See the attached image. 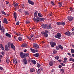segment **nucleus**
<instances>
[{"mask_svg":"<svg viewBox=\"0 0 74 74\" xmlns=\"http://www.w3.org/2000/svg\"><path fill=\"white\" fill-rule=\"evenodd\" d=\"M5 30V29L4 28V27L3 26H2L1 27V25L0 24V30H3V31H4Z\"/></svg>","mask_w":74,"mask_h":74,"instance_id":"17","label":"nucleus"},{"mask_svg":"<svg viewBox=\"0 0 74 74\" xmlns=\"http://www.w3.org/2000/svg\"><path fill=\"white\" fill-rule=\"evenodd\" d=\"M14 6L15 7L16 10H18V8H19V5H18V3H14Z\"/></svg>","mask_w":74,"mask_h":74,"instance_id":"9","label":"nucleus"},{"mask_svg":"<svg viewBox=\"0 0 74 74\" xmlns=\"http://www.w3.org/2000/svg\"><path fill=\"white\" fill-rule=\"evenodd\" d=\"M2 14L4 15H7V14L5 13V12L4 11V10L1 11Z\"/></svg>","mask_w":74,"mask_h":74,"instance_id":"35","label":"nucleus"},{"mask_svg":"<svg viewBox=\"0 0 74 74\" xmlns=\"http://www.w3.org/2000/svg\"><path fill=\"white\" fill-rule=\"evenodd\" d=\"M20 55H21V57L22 59L25 58V53H24L21 52L20 53Z\"/></svg>","mask_w":74,"mask_h":74,"instance_id":"6","label":"nucleus"},{"mask_svg":"<svg viewBox=\"0 0 74 74\" xmlns=\"http://www.w3.org/2000/svg\"><path fill=\"white\" fill-rule=\"evenodd\" d=\"M0 48L2 50H4V48L3 47V45H2V44H0Z\"/></svg>","mask_w":74,"mask_h":74,"instance_id":"22","label":"nucleus"},{"mask_svg":"<svg viewBox=\"0 0 74 74\" xmlns=\"http://www.w3.org/2000/svg\"><path fill=\"white\" fill-rule=\"evenodd\" d=\"M9 33H6L5 34V35L7 37H8L9 38H11V34H9Z\"/></svg>","mask_w":74,"mask_h":74,"instance_id":"13","label":"nucleus"},{"mask_svg":"<svg viewBox=\"0 0 74 74\" xmlns=\"http://www.w3.org/2000/svg\"><path fill=\"white\" fill-rule=\"evenodd\" d=\"M10 45H11V49H13V50H14V51H15V46L14 45V44H13V43H11Z\"/></svg>","mask_w":74,"mask_h":74,"instance_id":"8","label":"nucleus"},{"mask_svg":"<svg viewBox=\"0 0 74 74\" xmlns=\"http://www.w3.org/2000/svg\"><path fill=\"white\" fill-rule=\"evenodd\" d=\"M30 51H32V53H35V49H32V48H30Z\"/></svg>","mask_w":74,"mask_h":74,"instance_id":"30","label":"nucleus"},{"mask_svg":"<svg viewBox=\"0 0 74 74\" xmlns=\"http://www.w3.org/2000/svg\"><path fill=\"white\" fill-rule=\"evenodd\" d=\"M51 4H52V5L53 6L54 5V3H55V2L53 1H51Z\"/></svg>","mask_w":74,"mask_h":74,"instance_id":"45","label":"nucleus"},{"mask_svg":"<svg viewBox=\"0 0 74 74\" xmlns=\"http://www.w3.org/2000/svg\"><path fill=\"white\" fill-rule=\"evenodd\" d=\"M23 62L25 65L26 64H27V60H26V59L25 58H24L23 60Z\"/></svg>","mask_w":74,"mask_h":74,"instance_id":"15","label":"nucleus"},{"mask_svg":"<svg viewBox=\"0 0 74 74\" xmlns=\"http://www.w3.org/2000/svg\"><path fill=\"white\" fill-rule=\"evenodd\" d=\"M71 32L69 31L66 32H65L64 33V34H66V35H67V36H70L71 35Z\"/></svg>","mask_w":74,"mask_h":74,"instance_id":"7","label":"nucleus"},{"mask_svg":"<svg viewBox=\"0 0 74 74\" xmlns=\"http://www.w3.org/2000/svg\"><path fill=\"white\" fill-rule=\"evenodd\" d=\"M38 52V50L37 49L35 50V52Z\"/></svg>","mask_w":74,"mask_h":74,"instance_id":"58","label":"nucleus"},{"mask_svg":"<svg viewBox=\"0 0 74 74\" xmlns=\"http://www.w3.org/2000/svg\"><path fill=\"white\" fill-rule=\"evenodd\" d=\"M24 13L25 15H29V13L27 11L24 12Z\"/></svg>","mask_w":74,"mask_h":74,"instance_id":"31","label":"nucleus"},{"mask_svg":"<svg viewBox=\"0 0 74 74\" xmlns=\"http://www.w3.org/2000/svg\"><path fill=\"white\" fill-rule=\"evenodd\" d=\"M71 52L73 53H74V50L73 49H71Z\"/></svg>","mask_w":74,"mask_h":74,"instance_id":"47","label":"nucleus"},{"mask_svg":"<svg viewBox=\"0 0 74 74\" xmlns=\"http://www.w3.org/2000/svg\"><path fill=\"white\" fill-rule=\"evenodd\" d=\"M67 18L68 20H69V21H73L74 18L71 16H68Z\"/></svg>","mask_w":74,"mask_h":74,"instance_id":"10","label":"nucleus"},{"mask_svg":"<svg viewBox=\"0 0 74 74\" xmlns=\"http://www.w3.org/2000/svg\"><path fill=\"white\" fill-rule=\"evenodd\" d=\"M56 49L57 50H58V51H59V48L57 46H56Z\"/></svg>","mask_w":74,"mask_h":74,"instance_id":"46","label":"nucleus"},{"mask_svg":"<svg viewBox=\"0 0 74 74\" xmlns=\"http://www.w3.org/2000/svg\"><path fill=\"white\" fill-rule=\"evenodd\" d=\"M40 72H41V70L40 69H38L37 71V73L39 74L40 73Z\"/></svg>","mask_w":74,"mask_h":74,"instance_id":"41","label":"nucleus"},{"mask_svg":"<svg viewBox=\"0 0 74 74\" xmlns=\"http://www.w3.org/2000/svg\"><path fill=\"white\" fill-rule=\"evenodd\" d=\"M2 57H3V56H2L1 55H0V59H1Z\"/></svg>","mask_w":74,"mask_h":74,"instance_id":"62","label":"nucleus"},{"mask_svg":"<svg viewBox=\"0 0 74 74\" xmlns=\"http://www.w3.org/2000/svg\"><path fill=\"white\" fill-rule=\"evenodd\" d=\"M67 58H64V61L66 62V61H67Z\"/></svg>","mask_w":74,"mask_h":74,"instance_id":"57","label":"nucleus"},{"mask_svg":"<svg viewBox=\"0 0 74 74\" xmlns=\"http://www.w3.org/2000/svg\"><path fill=\"white\" fill-rule=\"evenodd\" d=\"M27 50L26 49H24L23 50V51H24V52H25V53L26 52H27Z\"/></svg>","mask_w":74,"mask_h":74,"instance_id":"49","label":"nucleus"},{"mask_svg":"<svg viewBox=\"0 0 74 74\" xmlns=\"http://www.w3.org/2000/svg\"><path fill=\"white\" fill-rule=\"evenodd\" d=\"M54 63H55V61H51L49 63V65H53Z\"/></svg>","mask_w":74,"mask_h":74,"instance_id":"27","label":"nucleus"},{"mask_svg":"<svg viewBox=\"0 0 74 74\" xmlns=\"http://www.w3.org/2000/svg\"><path fill=\"white\" fill-rule=\"evenodd\" d=\"M1 54H2V55H3H3H4V52H2Z\"/></svg>","mask_w":74,"mask_h":74,"instance_id":"60","label":"nucleus"},{"mask_svg":"<svg viewBox=\"0 0 74 74\" xmlns=\"http://www.w3.org/2000/svg\"><path fill=\"white\" fill-rule=\"evenodd\" d=\"M60 7H62V3L60 2L58 3Z\"/></svg>","mask_w":74,"mask_h":74,"instance_id":"36","label":"nucleus"},{"mask_svg":"<svg viewBox=\"0 0 74 74\" xmlns=\"http://www.w3.org/2000/svg\"><path fill=\"white\" fill-rule=\"evenodd\" d=\"M40 66H41V65H37V67H38V68H39L40 67Z\"/></svg>","mask_w":74,"mask_h":74,"instance_id":"61","label":"nucleus"},{"mask_svg":"<svg viewBox=\"0 0 74 74\" xmlns=\"http://www.w3.org/2000/svg\"><path fill=\"white\" fill-rule=\"evenodd\" d=\"M27 46V44L26 43L23 44L21 45V47H22V48H24V47H26Z\"/></svg>","mask_w":74,"mask_h":74,"instance_id":"24","label":"nucleus"},{"mask_svg":"<svg viewBox=\"0 0 74 74\" xmlns=\"http://www.w3.org/2000/svg\"><path fill=\"white\" fill-rule=\"evenodd\" d=\"M34 15L35 17H37V11L35 12Z\"/></svg>","mask_w":74,"mask_h":74,"instance_id":"33","label":"nucleus"},{"mask_svg":"<svg viewBox=\"0 0 74 74\" xmlns=\"http://www.w3.org/2000/svg\"><path fill=\"white\" fill-rule=\"evenodd\" d=\"M34 36V35L32 34H31L29 36V37L30 38V39H31L32 37H33Z\"/></svg>","mask_w":74,"mask_h":74,"instance_id":"43","label":"nucleus"},{"mask_svg":"<svg viewBox=\"0 0 74 74\" xmlns=\"http://www.w3.org/2000/svg\"><path fill=\"white\" fill-rule=\"evenodd\" d=\"M58 67L60 69H61V68L62 67V65H59L58 66Z\"/></svg>","mask_w":74,"mask_h":74,"instance_id":"55","label":"nucleus"},{"mask_svg":"<svg viewBox=\"0 0 74 74\" xmlns=\"http://www.w3.org/2000/svg\"><path fill=\"white\" fill-rule=\"evenodd\" d=\"M31 62L33 64H36V61L34 60H31Z\"/></svg>","mask_w":74,"mask_h":74,"instance_id":"21","label":"nucleus"},{"mask_svg":"<svg viewBox=\"0 0 74 74\" xmlns=\"http://www.w3.org/2000/svg\"><path fill=\"white\" fill-rule=\"evenodd\" d=\"M37 19L39 20V21H44L45 20V18H40L38 17Z\"/></svg>","mask_w":74,"mask_h":74,"instance_id":"11","label":"nucleus"},{"mask_svg":"<svg viewBox=\"0 0 74 74\" xmlns=\"http://www.w3.org/2000/svg\"><path fill=\"white\" fill-rule=\"evenodd\" d=\"M10 45H11V44H10V43H8V47H9V48H11V46H10Z\"/></svg>","mask_w":74,"mask_h":74,"instance_id":"42","label":"nucleus"},{"mask_svg":"<svg viewBox=\"0 0 74 74\" xmlns=\"http://www.w3.org/2000/svg\"><path fill=\"white\" fill-rule=\"evenodd\" d=\"M27 38L29 39V40H30V36H27Z\"/></svg>","mask_w":74,"mask_h":74,"instance_id":"53","label":"nucleus"},{"mask_svg":"<svg viewBox=\"0 0 74 74\" xmlns=\"http://www.w3.org/2000/svg\"><path fill=\"white\" fill-rule=\"evenodd\" d=\"M71 34H72V36L74 35V32H72Z\"/></svg>","mask_w":74,"mask_h":74,"instance_id":"63","label":"nucleus"},{"mask_svg":"<svg viewBox=\"0 0 74 74\" xmlns=\"http://www.w3.org/2000/svg\"><path fill=\"white\" fill-rule=\"evenodd\" d=\"M33 47L34 49H38L39 48V46L36 43H34L33 45Z\"/></svg>","mask_w":74,"mask_h":74,"instance_id":"5","label":"nucleus"},{"mask_svg":"<svg viewBox=\"0 0 74 74\" xmlns=\"http://www.w3.org/2000/svg\"><path fill=\"white\" fill-rule=\"evenodd\" d=\"M57 52V51L56 50H54L53 51V53L54 54H55Z\"/></svg>","mask_w":74,"mask_h":74,"instance_id":"44","label":"nucleus"},{"mask_svg":"<svg viewBox=\"0 0 74 74\" xmlns=\"http://www.w3.org/2000/svg\"><path fill=\"white\" fill-rule=\"evenodd\" d=\"M38 15L39 17H42V16H43V15H42V14H41V13H38Z\"/></svg>","mask_w":74,"mask_h":74,"instance_id":"28","label":"nucleus"},{"mask_svg":"<svg viewBox=\"0 0 74 74\" xmlns=\"http://www.w3.org/2000/svg\"><path fill=\"white\" fill-rule=\"evenodd\" d=\"M60 72L62 73V74H63V73H64V69H61V70H60Z\"/></svg>","mask_w":74,"mask_h":74,"instance_id":"40","label":"nucleus"},{"mask_svg":"<svg viewBox=\"0 0 74 74\" xmlns=\"http://www.w3.org/2000/svg\"><path fill=\"white\" fill-rule=\"evenodd\" d=\"M22 37H21L19 36L18 38V40L19 41H21L22 40Z\"/></svg>","mask_w":74,"mask_h":74,"instance_id":"26","label":"nucleus"},{"mask_svg":"<svg viewBox=\"0 0 74 74\" xmlns=\"http://www.w3.org/2000/svg\"><path fill=\"white\" fill-rule=\"evenodd\" d=\"M37 18H36L35 17H34L33 19L34 21H35L36 22H40V20H39V19H38V18L37 19Z\"/></svg>","mask_w":74,"mask_h":74,"instance_id":"19","label":"nucleus"},{"mask_svg":"<svg viewBox=\"0 0 74 74\" xmlns=\"http://www.w3.org/2000/svg\"><path fill=\"white\" fill-rule=\"evenodd\" d=\"M3 22L4 23L8 24V21H7V19H6V18H4L3 19Z\"/></svg>","mask_w":74,"mask_h":74,"instance_id":"12","label":"nucleus"},{"mask_svg":"<svg viewBox=\"0 0 74 74\" xmlns=\"http://www.w3.org/2000/svg\"><path fill=\"white\" fill-rule=\"evenodd\" d=\"M50 44L51 46V47L53 48L56 45V43L53 42H50Z\"/></svg>","mask_w":74,"mask_h":74,"instance_id":"4","label":"nucleus"},{"mask_svg":"<svg viewBox=\"0 0 74 74\" xmlns=\"http://www.w3.org/2000/svg\"><path fill=\"white\" fill-rule=\"evenodd\" d=\"M5 50H6V51H8V50H9V49H8V47L7 46V45H5Z\"/></svg>","mask_w":74,"mask_h":74,"instance_id":"25","label":"nucleus"},{"mask_svg":"<svg viewBox=\"0 0 74 74\" xmlns=\"http://www.w3.org/2000/svg\"><path fill=\"white\" fill-rule=\"evenodd\" d=\"M22 7L23 8H25V5L23 4L22 5Z\"/></svg>","mask_w":74,"mask_h":74,"instance_id":"50","label":"nucleus"},{"mask_svg":"<svg viewBox=\"0 0 74 74\" xmlns=\"http://www.w3.org/2000/svg\"><path fill=\"white\" fill-rule=\"evenodd\" d=\"M66 24V23L64 22H62L61 25H62V26H64Z\"/></svg>","mask_w":74,"mask_h":74,"instance_id":"37","label":"nucleus"},{"mask_svg":"<svg viewBox=\"0 0 74 74\" xmlns=\"http://www.w3.org/2000/svg\"><path fill=\"white\" fill-rule=\"evenodd\" d=\"M39 55L40 54H39V53H36L35 54H34L33 55V56H35V57H38Z\"/></svg>","mask_w":74,"mask_h":74,"instance_id":"20","label":"nucleus"},{"mask_svg":"<svg viewBox=\"0 0 74 74\" xmlns=\"http://www.w3.org/2000/svg\"><path fill=\"white\" fill-rule=\"evenodd\" d=\"M28 2L29 4H31V5H34V2H33V1L31 0H29L28 1Z\"/></svg>","mask_w":74,"mask_h":74,"instance_id":"16","label":"nucleus"},{"mask_svg":"<svg viewBox=\"0 0 74 74\" xmlns=\"http://www.w3.org/2000/svg\"><path fill=\"white\" fill-rule=\"evenodd\" d=\"M26 23H27V24H29V23L30 22H29V21H26Z\"/></svg>","mask_w":74,"mask_h":74,"instance_id":"56","label":"nucleus"},{"mask_svg":"<svg viewBox=\"0 0 74 74\" xmlns=\"http://www.w3.org/2000/svg\"><path fill=\"white\" fill-rule=\"evenodd\" d=\"M29 71L30 73H34L35 71V69L34 68H32L30 69Z\"/></svg>","mask_w":74,"mask_h":74,"instance_id":"14","label":"nucleus"},{"mask_svg":"<svg viewBox=\"0 0 74 74\" xmlns=\"http://www.w3.org/2000/svg\"><path fill=\"white\" fill-rule=\"evenodd\" d=\"M9 3V2H8V1H6V4H8Z\"/></svg>","mask_w":74,"mask_h":74,"instance_id":"64","label":"nucleus"},{"mask_svg":"<svg viewBox=\"0 0 74 74\" xmlns=\"http://www.w3.org/2000/svg\"><path fill=\"white\" fill-rule=\"evenodd\" d=\"M29 53H27L25 54V57H29Z\"/></svg>","mask_w":74,"mask_h":74,"instance_id":"34","label":"nucleus"},{"mask_svg":"<svg viewBox=\"0 0 74 74\" xmlns=\"http://www.w3.org/2000/svg\"><path fill=\"white\" fill-rule=\"evenodd\" d=\"M56 24L57 25H58V26H61V22H57L56 23Z\"/></svg>","mask_w":74,"mask_h":74,"instance_id":"29","label":"nucleus"},{"mask_svg":"<svg viewBox=\"0 0 74 74\" xmlns=\"http://www.w3.org/2000/svg\"><path fill=\"white\" fill-rule=\"evenodd\" d=\"M41 26H42L43 29H52V27H51V25H49L47 24H43L41 25Z\"/></svg>","mask_w":74,"mask_h":74,"instance_id":"1","label":"nucleus"},{"mask_svg":"<svg viewBox=\"0 0 74 74\" xmlns=\"http://www.w3.org/2000/svg\"><path fill=\"white\" fill-rule=\"evenodd\" d=\"M19 21L17 22L16 23V25H17V26H18V25H19Z\"/></svg>","mask_w":74,"mask_h":74,"instance_id":"51","label":"nucleus"},{"mask_svg":"<svg viewBox=\"0 0 74 74\" xmlns=\"http://www.w3.org/2000/svg\"><path fill=\"white\" fill-rule=\"evenodd\" d=\"M49 32L48 31V30H45V32H41L42 33V34H43V35L45 37H47L48 36V34H47Z\"/></svg>","mask_w":74,"mask_h":74,"instance_id":"2","label":"nucleus"},{"mask_svg":"<svg viewBox=\"0 0 74 74\" xmlns=\"http://www.w3.org/2000/svg\"><path fill=\"white\" fill-rule=\"evenodd\" d=\"M58 48H60V49H61V50H63V47L60 45H58Z\"/></svg>","mask_w":74,"mask_h":74,"instance_id":"23","label":"nucleus"},{"mask_svg":"<svg viewBox=\"0 0 74 74\" xmlns=\"http://www.w3.org/2000/svg\"><path fill=\"white\" fill-rule=\"evenodd\" d=\"M74 60V59H73V58H71L70 59H69V61H72V62H73V60Z\"/></svg>","mask_w":74,"mask_h":74,"instance_id":"48","label":"nucleus"},{"mask_svg":"<svg viewBox=\"0 0 74 74\" xmlns=\"http://www.w3.org/2000/svg\"><path fill=\"white\" fill-rule=\"evenodd\" d=\"M13 63L14 64H16V63H17V62L16 61V60L15 59H14L13 60Z\"/></svg>","mask_w":74,"mask_h":74,"instance_id":"32","label":"nucleus"},{"mask_svg":"<svg viewBox=\"0 0 74 74\" xmlns=\"http://www.w3.org/2000/svg\"><path fill=\"white\" fill-rule=\"evenodd\" d=\"M14 16L15 19V21L16 22V18H17V16H16V13L14 12Z\"/></svg>","mask_w":74,"mask_h":74,"instance_id":"18","label":"nucleus"},{"mask_svg":"<svg viewBox=\"0 0 74 74\" xmlns=\"http://www.w3.org/2000/svg\"><path fill=\"white\" fill-rule=\"evenodd\" d=\"M3 68L2 67L0 66V70H3Z\"/></svg>","mask_w":74,"mask_h":74,"instance_id":"59","label":"nucleus"},{"mask_svg":"<svg viewBox=\"0 0 74 74\" xmlns=\"http://www.w3.org/2000/svg\"><path fill=\"white\" fill-rule=\"evenodd\" d=\"M70 9L71 11H73V8H70Z\"/></svg>","mask_w":74,"mask_h":74,"instance_id":"54","label":"nucleus"},{"mask_svg":"<svg viewBox=\"0 0 74 74\" xmlns=\"http://www.w3.org/2000/svg\"><path fill=\"white\" fill-rule=\"evenodd\" d=\"M6 61L7 63H10V60H9V59L7 58L6 59Z\"/></svg>","mask_w":74,"mask_h":74,"instance_id":"39","label":"nucleus"},{"mask_svg":"<svg viewBox=\"0 0 74 74\" xmlns=\"http://www.w3.org/2000/svg\"><path fill=\"white\" fill-rule=\"evenodd\" d=\"M15 34H16V35L17 36H19V35H20V34H18L17 33H16V32H15Z\"/></svg>","mask_w":74,"mask_h":74,"instance_id":"52","label":"nucleus"},{"mask_svg":"<svg viewBox=\"0 0 74 74\" xmlns=\"http://www.w3.org/2000/svg\"><path fill=\"white\" fill-rule=\"evenodd\" d=\"M62 36V34L60 33H57V35H55V37L57 38H58V39H60V37Z\"/></svg>","mask_w":74,"mask_h":74,"instance_id":"3","label":"nucleus"},{"mask_svg":"<svg viewBox=\"0 0 74 74\" xmlns=\"http://www.w3.org/2000/svg\"><path fill=\"white\" fill-rule=\"evenodd\" d=\"M55 59H57V60H58V59H59V57L58 56H56V57H55Z\"/></svg>","mask_w":74,"mask_h":74,"instance_id":"38","label":"nucleus"}]
</instances>
